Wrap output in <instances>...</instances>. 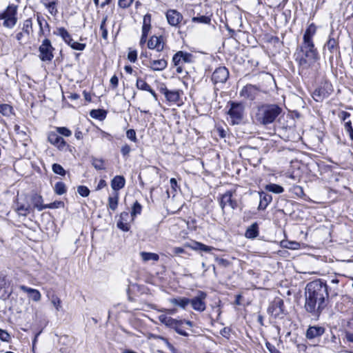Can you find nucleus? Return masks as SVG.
Here are the masks:
<instances>
[{
  "label": "nucleus",
  "mask_w": 353,
  "mask_h": 353,
  "mask_svg": "<svg viewBox=\"0 0 353 353\" xmlns=\"http://www.w3.org/2000/svg\"><path fill=\"white\" fill-rule=\"evenodd\" d=\"M126 137H128V139H129L130 140H131L133 142H137V136H136V132L133 129H130V130H127Z\"/></svg>",
  "instance_id": "864d4df0"
},
{
  "label": "nucleus",
  "mask_w": 353,
  "mask_h": 353,
  "mask_svg": "<svg viewBox=\"0 0 353 353\" xmlns=\"http://www.w3.org/2000/svg\"><path fill=\"white\" fill-rule=\"evenodd\" d=\"M119 202V193L114 192V196H110L108 197V208L114 211L117 208Z\"/></svg>",
  "instance_id": "473e14b6"
},
{
  "label": "nucleus",
  "mask_w": 353,
  "mask_h": 353,
  "mask_svg": "<svg viewBox=\"0 0 353 353\" xmlns=\"http://www.w3.org/2000/svg\"><path fill=\"white\" fill-rule=\"evenodd\" d=\"M54 192L58 195H62L67 191L65 184L62 181L57 182L54 187Z\"/></svg>",
  "instance_id": "e433bc0d"
},
{
  "label": "nucleus",
  "mask_w": 353,
  "mask_h": 353,
  "mask_svg": "<svg viewBox=\"0 0 353 353\" xmlns=\"http://www.w3.org/2000/svg\"><path fill=\"white\" fill-rule=\"evenodd\" d=\"M259 225L255 222L247 228L245 236L248 239H254L259 236Z\"/></svg>",
  "instance_id": "c85d7f7f"
},
{
  "label": "nucleus",
  "mask_w": 353,
  "mask_h": 353,
  "mask_svg": "<svg viewBox=\"0 0 353 353\" xmlns=\"http://www.w3.org/2000/svg\"><path fill=\"white\" fill-rule=\"evenodd\" d=\"M90 114L91 117L99 119L100 121L103 120L106 117L105 112L101 110H92Z\"/></svg>",
  "instance_id": "58836bf2"
},
{
  "label": "nucleus",
  "mask_w": 353,
  "mask_h": 353,
  "mask_svg": "<svg viewBox=\"0 0 353 353\" xmlns=\"http://www.w3.org/2000/svg\"><path fill=\"white\" fill-rule=\"evenodd\" d=\"M157 338L163 341L172 353H177L176 349L168 341V339L161 336H158Z\"/></svg>",
  "instance_id": "de8ad7c7"
},
{
  "label": "nucleus",
  "mask_w": 353,
  "mask_h": 353,
  "mask_svg": "<svg viewBox=\"0 0 353 353\" xmlns=\"http://www.w3.org/2000/svg\"><path fill=\"white\" fill-rule=\"evenodd\" d=\"M265 190L275 194H281L284 192V188L282 186L275 183L266 185Z\"/></svg>",
  "instance_id": "c9c22d12"
},
{
  "label": "nucleus",
  "mask_w": 353,
  "mask_h": 353,
  "mask_svg": "<svg viewBox=\"0 0 353 353\" xmlns=\"http://www.w3.org/2000/svg\"><path fill=\"white\" fill-rule=\"evenodd\" d=\"M63 201H54L53 203H49V204H46L45 205V209H47V208H50V209H53V208H59L61 206H63Z\"/></svg>",
  "instance_id": "5fc2aeb1"
},
{
  "label": "nucleus",
  "mask_w": 353,
  "mask_h": 353,
  "mask_svg": "<svg viewBox=\"0 0 353 353\" xmlns=\"http://www.w3.org/2000/svg\"><path fill=\"white\" fill-rule=\"evenodd\" d=\"M283 307V301L279 298L275 299L268 306V313L275 319L282 318Z\"/></svg>",
  "instance_id": "1a4fd4ad"
},
{
  "label": "nucleus",
  "mask_w": 353,
  "mask_h": 353,
  "mask_svg": "<svg viewBox=\"0 0 353 353\" xmlns=\"http://www.w3.org/2000/svg\"><path fill=\"white\" fill-rule=\"evenodd\" d=\"M281 112L282 108L277 104L264 103L256 108L252 119L257 125L266 126L273 123Z\"/></svg>",
  "instance_id": "f03ea898"
},
{
  "label": "nucleus",
  "mask_w": 353,
  "mask_h": 353,
  "mask_svg": "<svg viewBox=\"0 0 353 353\" xmlns=\"http://www.w3.org/2000/svg\"><path fill=\"white\" fill-rule=\"evenodd\" d=\"M167 66V61L165 59H158L150 61V68L153 70H163Z\"/></svg>",
  "instance_id": "7c9ffc66"
},
{
  "label": "nucleus",
  "mask_w": 353,
  "mask_h": 353,
  "mask_svg": "<svg viewBox=\"0 0 353 353\" xmlns=\"http://www.w3.org/2000/svg\"><path fill=\"white\" fill-rule=\"evenodd\" d=\"M332 92V85L328 81H324L315 89L312 97L316 101H322L325 98L328 97Z\"/></svg>",
  "instance_id": "6e6552de"
},
{
  "label": "nucleus",
  "mask_w": 353,
  "mask_h": 353,
  "mask_svg": "<svg viewBox=\"0 0 353 353\" xmlns=\"http://www.w3.org/2000/svg\"><path fill=\"white\" fill-rule=\"evenodd\" d=\"M14 210L19 216H26L33 210L29 200H25L24 199L23 201L17 199L15 203Z\"/></svg>",
  "instance_id": "4468645a"
},
{
  "label": "nucleus",
  "mask_w": 353,
  "mask_h": 353,
  "mask_svg": "<svg viewBox=\"0 0 353 353\" xmlns=\"http://www.w3.org/2000/svg\"><path fill=\"white\" fill-rule=\"evenodd\" d=\"M294 189V191L295 192V194L300 196V197H302L305 195V193L303 192V188L301 187V186H299V185H296L293 188Z\"/></svg>",
  "instance_id": "680f3d73"
},
{
  "label": "nucleus",
  "mask_w": 353,
  "mask_h": 353,
  "mask_svg": "<svg viewBox=\"0 0 353 353\" xmlns=\"http://www.w3.org/2000/svg\"><path fill=\"white\" fill-rule=\"evenodd\" d=\"M259 196H260V202H259V205L258 206V210H263L268 207L269 203H271V201L272 200V195L267 194L264 192H260Z\"/></svg>",
  "instance_id": "393cba45"
},
{
  "label": "nucleus",
  "mask_w": 353,
  "mask_h": 353,
  "mask_svg": "<svg viewBox=\"0 0 353 353\" xmlns=\"http://www.w3.org/2000/svg\"><path fill=\"white\" fill-rule=\"evenodd\" d=\"M294 56L302 70L308 68L318 59V53L314 46H299Z\"/></svg>",
  "instance_id": "7ed1b4c3"
},
{
  "label": "nucleus",
  "mask_w": 353,
  "mask_h": 353,
  "mask_svg": "<svg viewBox=\"0 0 353 353\" xmlns=\"http://www.w3.org/2000/svg\"><path fill=\"white\" fill-rule=\"evenodd\" d=\"M344 128H345V130H346V132L347 133L353 131V128H352V126L351 121H345V124H344Z\"/></svg>",
  "instance_id": "338daca9"
},
{
  "label": "nucleus",
  "mask_w": 353,
  "mask_h": 353,
  "mask_svg": "<svg viewBox=\"0 0 353 353\" xmlns=\"http://www.w3.org/2000/svg\"><path fill=\"white\" fill-rule=\"evenodd\" d=\"M136 86L138 89L145 91L150 90V88H151L145 81L141 78L137 79Z\"/></svg>",
  "instance_id": "ea45409f"
},
{
  "label": "nucleus",
  "mask_w": 353,
  "mask_h": 353,
  "mask_svg": "<svg viewBox=\"0 0 353 353\" xmlns=\"http://www.w3.org/2000/svg\"><path fill=\"white\" fill-rule=\"evenodd\" d=\"M107 21V17H103L101 26L100 30L101 31V36L104 39H106L108 37V31L105 28V22Z\"/></svg>",
  "instance_id": "09e8293b"
},
{
  "label": "nucleus",
  "mask_w": 353,
  "mask_h": 353,
  "mask_svg": "<svg viewBox=\"0 0 353 353\" xmlns=\"http://www.w3.org/2000/svg\"><path fill=\"white\" fill-rule=\"evenodd\" d=\"M220 334L223 337L228 339L230 336V329L228 327H223L221 331Z\"/></svg>",
  "instance_id": "e2e57ef3"
},
{
  "label": "nucleus",
  "mask_w": 353,
  "mask_h": 353,
  "mask_svg": "<svg viewBox=\"0 0 353 353\" xmlns=\"http://www.w3.org/2000/svg\"><path fill=\"white\" fill-rule=\"evenodd\" d=\"M110 84L114 88H116L119 84V79L116 75H114L110 79Z\"/></svg>",
  "instance_id": "69168bd1"
},
{
  "label": "nucleus",
  "mask_w": 353,
  "mask_h": 353,
  "mask_svg": "<svg viewBox=\"0 0 353 353\" xmlns=\"http://www.w3.org/2000/svg\"><path fill=\"white\" fill-rule=\"evenodd\" d=\"M57 132L65 137H70L72 134V132L65 127L57 128Z\"/></svg>",
  "instance_id": "3c124183"
},
{
  "label": "nucleus",
  "mask_w": 353,
  "mask_h": 353,
  "mask_svg": "<svg viewBox=\"0 0 353 353\" xmlns=\"http://www.w3.org/2000/svg\"><path fill=\"white\" fill-rule=\"evenodd\" d=\"M165 15L168 23L172 26H178L183 19L182 14L176 10H168Z\"/></svg>",
  "instance_id": "aec40b11"
},
{
  "label": "nucleus",
  "mask_w": 353,
  "mask_h": 353,
  "mask_svg": "<svg viewBox=\"0 0 353 353\" xmlns=\"http://www.w3.org/2000/svg\"><path fill=\"white\" fill-rule=\"evenodd\" d=\"M48 140L51 144L56 146L60 150H63L66 146V142L57 132H50L48 134Z\"/></svg>",
  "instance_id": "6ab92c4d"
},
{
  "label": "nucleus",
  "mask_w": 353,
  "mask_h": 353,
  "mask_svg": "<svg viewBox=\"0 0 353 353\" xmlns=\"http://www.w3.org/2000/svg\"><path fill=\"white\" fill-rule=\"evenodd\" d=\"M141 210H142L141 205L137 201H135L132 208L131 216H135L137 214H140L141 213Z\"/></svg>",
  "instance_id": "a19ab883"
},
{
  "label": "nucleus",
  "mask_w": 353,
  "mask_h": 353,
  "mask_svg": "<svg viewBox=\"0 0 353 353\" xmlns=\"http://www.w3.org/2000/svg\"><path fill=\"white\" fill-rule=\"evenodd\" d=\"M141 256L142 257V259L144 261H157L159 259V255L155 253L142 252L141 253Z\"/></svg>",
  "instance_id": "4c0bfd02"
},
{
  "label": "nucleus",
  "mask_w": 353,
  "mask_h": 353,
  "mask_svg": "<svg viewBox=\"0 0 353 353\" xmlns=\"http://www.w3.org/2000/svg\"><path fill=\"white\" fill-rule=\"evenodd\" d=\"M53 34L61 37L64 42L70 44L72 38L69 32L64 28H57L53 31Z\"/></svg>",
  "instance_id": "bb28decb"
},
{
  "label": "nucleus",
  "mask_w": 353,
  "mask_h": 353,
  "mask_svg": "<svg viewBox=\"0 0 353 353\" xmlns=\"http://www.w3.org/2000/svg\"><path fill=\"white\" fill-rule=\"evenodd\" d=\"M21 30L26 37H28L32 32V18H29L23 21Z\"/></svg>",
  "instance_id": "2f4dec72"
},
{
  "label": "nucleus",
  "mask_w": 353,
  "mask_h": 353,
  "mask_svg": "<svg viewBox=\"0 0 353 353\" xmlns=\"http://www.w3.org/2000/svg\"><path fill=\"white\" fill-rule=\"evenodd\" d=\"M117 227L123 231L127 232L130 230V226L126 221H119L117 222Z\"/></svg>",
  "instance_id": "6e6d98bb"
},
{
  "label": "nucleus",
  "mask_w": 353,
  "mask_h": 353,
  "mask_svg": "<svg viewBox=\"0 0 353 353\" xmlns=\"http://www.w3.org/2000/svg\"><path fill=\"white\" fill-rule=\"evenodd\" d=\"M41 3L43 5L50 15L55 17L57 16L59 0H41Z\"/></svg>",
  "instance_id": "4be33fe9"
},
{
  "label": "nucleus",
  "mask_w": 353,
  "mask_h": 353,
  "mask_svg": "<svg viewBox=\"0 0 353 353\" xmlns=\"http://www.w3.org/2000/svg\"><path fill=\"white\" fill-rule=\"evenodd\" d=\"M258 89L252 85H247L243 88L240 95L245 99L254 100L257 94Z\"/></svg>",
  "instance_id": "5701e85b"
},
{
  "label": "nucleus",
  "mask_w": 353,
  "mask_h": 353,
  "mask_svg": "<svg viewBox=\"0 0 353 353\" xmlns=\"http://www.w3.org/2000/svg\"><path fill=\"white\" fill-rule=\"evenodd\" d=\"M194 249L199 250H201V251H203L205 252H209L213 249V248L206 245L205 244H203L201 243L196 242Z\"/></svg>",
  "instance_id": "49530a36"
},
{
  "label": "nucleus",
  "mask_w": 353,
  "mask_h": 353,
  "mask_svg": "<svg viewBox=\"0 0 353 353\" xmlns=\"http://www.w3.org/2000/svg\"><path fill=\"white\" fill-rule=\"evenodd\" d=\"M151 16L147 14L143 17V26H142V34L141 37L139 44H164L165 41L161 35H152L148 41V37L150 36V32L151 30Z\"/></svg>",
  "instance_id": "20e7f679"
},
{
  "label": "nucleus",
  "mask_w": 353,
  "mask_h": 353,
  "mask_svg": "<svg viewBox=\"0 0 353 353\" xmlns=\"http://www.w3.org/2000/svg\"><path fill=\"white\" fill-rule=\"evenodd\" d=\"M131 151L130 146L128 144L123 145L121 148V152L123 156L125 157L129 154Z\"/></svg>",
  "instance_id": "052dcab7"
},
{
  "label": "nucleus",
  "mask_w": 353,
  "mask_h": 353,
  "mask_svg": "<svg viewBox=\"0 0 353 353\" xmlns=\"http://www.w3.org/2000/svg\"><path fill=\"white\" fill-rule=\"evenodd\" d=\"M52 170L55 174L61 176H64L66 173L63 168L60 164L58 163H54L52 165Z\"/></svg>",
  "instance_id": "79ce46f5"
},
{
  "label": "nucleus",
  "mask_w": 353,
  "mask_h": 353,
  "mask_svg": "<svg viewBox=\"0 0 353 353\" xmlns=\"http://www.w3.org/2000/svg\"><path fill=\"white\" fill-rule=\"evenodd\" d=\"M17 7L13 4L9 5L6 9L0 12V20H3V25L8 28H13L17 21Z\"/></svg>",
  "instance_id": "423d86ee"
},
{
  "label": "nucleus",
  "mask_w": 353,
  "mask_h": 353,
  "mask_svg": "<svg viewBox=\"0 0 353 353\" xmlns=\"http://www.w3.org/2000/svg\"><path fill=\"white\" fill-rule=\"evenodd\" d=\"M51 303L55 307L57 311H59L61 307V301L57 295H52Z\"/></svg>",
  "instance_id": "37998d69"
},
{
  "label": "nucleus",
  "mask_w": 353,
  "mask_h": 353,
  "mask_svg": "<svg viewBox=\"0 0 353 353\" xmlns=\"http://www.w3.org/2000/svg\"><path fill=\"white\" fill-rule=\"evenodd\" d=\"M160 92L162 93L167 101L172 103H176L180 100V96L181 94V90H168L166 87H161L160 88Z\"/></svg>",
  "instance_id": "a211bd4d"
},
{
  "label": "nucleus",
  "mask_w": 353,
  "mask_h": 353,
  "mask_svg": "<svg viewBox=\"0 0 353 353\" xmlns=\"http://www.w3.org/2000/svg\"><path fill=\"white\" fill-rule=\"evenodd\" d=\"M192 21L195 23H210V19L206 16H201V17H194L192 19Z\"/></svg>",
  "instance_id": "a18cd8bd"
},
{
  "label": "nucleus",
  "mask_w": 353,
  "mask_h": 353,
  "mask_svg": "<svg viewBox=\"0 0 353 353\" xmlns=\"http://www.w3.org/2000/svg\"><path fill=\"white\" fill-rule=\"evenodd\" d=\"M265 347L270 353H279L280 351L270 342L265 343Z\"/></svg>",
  "instance_id": "bf43d9fd"
},
{
  "label": "nucleus",
  "mask_w": 353,
  "mask_h": 353,
  "mask_svg": "<svg viewBox=\"0 0 353 353\" xmlns=\"http://www.w3.org/2000/svg\"><path fill=\"white\" fill-rule=\"evenodd\" d=\"M158 319L161 323L174 330L179 334L183 336H189V333L183 330V325L181 321L173 319L166 314H161L159 316Z\"/></svg>",
  "instance_id": "39448f33"
},
{
  "label": "nucleus",
  "mask_w": 353,
  "mask_h": 353,
  "mask_svg": "<svg viewBox=\"0 0 353 353\" xmlns=\"http://www.w3.org/2000/svg\"><path fill=\"white\" fill-rule=\"evenodd\" d=\"M125 184V179L123 176L117 175L111 181V187L115 192L122 189Z\"/></svg>",
  "instance_id": "a878e982"
},
{
  "label": "nucleus",
  "mask_w": 353,
  "mask_h": 353,
  "mask_svg": "<svg viewBox=\"0 0 353 353\" xmlns=\"http://www.w3.org/2000/svg\"><path fill=\"white\" fill-rule=\"evenodd\" d=\"M228 114L230 116L232 125L239 124L243 119V105L240 103L230 102V108L229 109Z\"/></svg>",
  "instance_id": "0eeeda50"
},
{
  "label": "nucleus",
  "mask_w": 353,
  "mask_h": 353,
  "mask_svg": "<svg viewBox=\"0 0 353 353\" xmlns=\"http://www.w3.org/2000/svg\"><path fill=\"white\" fill-rule=\"evenodd\" d=\"M77 192L83 197H87L90 194V190L85 185H79L77 187Z\"/></svg>",
  "instance_id": "c03bdc74"
},
{
  "label": "nucleus",
  "mask_w": 353,
  "mask_h": 353,
  "mask_svg": "<svg viewBox=\"0 0 353 353\" xmlns=\"http://www.w3.org/2000/svg\"><path fill=\"white\" fill-rule=\"evenodd\" d=\"M134 0H119V6L122 8H126L129 7L133 2Z\"/></svg>",
  "instance_id": "4d7b16f0"
},
{
  "label": "nucleus",
  "mask_w": 353,
  "mask_h": 353,
  "mask_svg": "<svg viewBox=\"0 0 353 353\" xmlns=\"http://www.w3.org/2000/svg\"><path fill=\"white\" fill-rule=\"evenodd\" d=\"M0 113L5 117H10L14 114L13 108L9 104L0 103Z\"/></svg>",
  "instance_id": "72a5a7b5"
},
{
  "label": "nucleus",
  "mask_w": 353,
  "mask_h": 353,
  "mask_svg": "<svg viewBox=\"0 0 353 353\" xmlns=\"http://www.w3.org/2000/svg\"><path fill=\"white\" fill-rule=\"evenodd\" d=\"M37 20L40 28V33L45 36L42 44H51V41L47 37L50 35V26L48 22L40 15H37Z\"/></svg>",
  "instance_id": "ddd939ff"
},
{
  "label": "nucleus",
  "mask_w": 353,
  "mask_h": 353,
  "mask_svg": "<svg viewBox=\"0 0 353 353\" xmlns=\"http://www.w3.org/2000/svg\"><path fill=\"white\" fill-rule=\"evenodd\" d=\"M316 28L314 24H310L305 30L303 35V40L305 44H313L312 37L315 34Z\"/></svg>",
  "instance_id": "cd10ccee"
},
{
  "label": "nucleus",
  "mask_w": 353,
  "mask_h": 353,
  "mask_svg": "<svg viewBox=\"0 0 353 353\" xmlns=\"http://www.w3.org/2000/svg\"><path fill=\"white\" fill-rule=\"evenodd\" d=\"M206 297L207 294L205 292L199 291L196 296L190 299V304H191L194 310L199 312H203L206 308V304L205 302Z\"/></svg>",
  "instance_id": "9d476101"
},
{
  "label": "nucleus",
  "mask_w": 353,
  "mask_h": 353,
  "mask_svg": "<svg viewBox=\"0 0 353 353\" xmlns=\"http://www.w3.org/2000/svg\"><path fill=\"white\" fill-rule=\"evenodd\" d=\"M325 329L323 326H309L305 332V337L309 341H313L324 334Z\"/></svg>",
  "instance_id": "2eb2a0df"
},
{
  "label": "nucleus",
  "mask_w": 353,
  "mask_h": 353,
  "mask_svg": "<svg viewBox=\"0 0 353 353\" xmlns=\"http://www.w3.org/2000/svg\"><path fill=\"white\" fill-rule=\"evenodd\" d=\"M91 163L93 167L97 170H105V161L102 159H97L96 157H92L91 158Z\"/></svg>",
  "instance_id": "f704fd0d"
},
{
  "label": "nucleus",
  "mask_w": 353,
  "mask_h": 353,
  "mask_svg": "<svg viewBox=\"0 0 353 353\" xmlns=\"http://www.w3.org/2000/svg\"><path fill=\"white\" fill-rule=\"evenodd\" d=\"M14 132L22 139L24 140L26 139V137H28V135L25 130L21 129L20 126L18 125H15L14 127Z\"/></svg>",
  "instance_id": "603ef678"
},
{
  "label": "nucleus",
  "mask_w": 353,
  "mask_h": 353,
  "mask_svg": "<svg viewBox=\"0 0 353 353\" xmlns=\"http://www.w3.org/2000/svg\"><path fill=\"white\" fill-rule=\"evenodd\" d=\"M170 302L174 305H177L183 309H185V307L190 304V299L186 297L174 298L171 299Z\"/></svg>",
  "instance_id": "c756f323"
},
{
  "label": "nucleus",
  "mask_w": 353,
  "mask_h": 353,
  "mask_svg": "<svg viewBox=\"0 0 353 353\" xmlns=\"http://www.w3.org/2000/svg\"><path fill=\"white\" fill-rule=\"evenodd\" d=\"M20 289L29 294V297L34 301H39L41 300V294L38 290L28 288L26 285H21Z\"/></svg>",
  "instance_id": "b1692460"
},
{
  "label": "nucleus",
  "mask_w": 353,
  "mask_h": 353,
  "mask_svg": "<svg viewBox=\"0 0 353 353\" xmlns=\"http://www.w3.org/2000/svg\"><path fill=\"white\" fill-rule=\"evenodd\" d=\"M219 205L223 214L225 213V208L227 205L230 206V208L233 210L238 207L236 201L232 199V194L230 191L226 192L220 197Z\"/></svg>",
  "instance_id": "f8f14e48"
},
{
  "label": "nucleus",
  "mask_w": 353,
  "mask_h": 353,
  "mask_svg": "<svg viewBox=\"0 0 353 353\" xmlns=\"http://www.w3.org/2000/svg\"><path fill=\"white\" fill-rule=\"evenodd\" d=\"M28 199L31 202L32 210L36 208L38 211H42L45 209V205L43 204V197L37 193H33L31 195H25V200Z\"/></svg>",
  "instance_id": "f3484780"
},
{
  "label": "nucleus",
  "mask_w": 353,
  "mask_h": 353,
  "mask_svg": "<svg viewBox=\"0 0 353 353\" xmlns=\"http://www.w3.org/2000/svg\"><path fill=\"white\" fill-rule=\"evenodd\" d=\"M339 118L343 121H346V120L350 117V114L345 111H342L339 114Z\"/></svg>",
  "instance_id": "0e129e2a"
},
{
  "label": "nucleus",
  "mask_w": 353,
  "mask_h": 353,
  "mask_svg": "<svg viewBox=\"0 0 353 353\" xmlns=\"http://www.w3.org/2000/svg\"><path fill=\"white\" fill-rule=\"evenodd\" d=\"M328 297V286L326 282L316 279L306 285L304 307L312 316L319 318L326 306L325 301Z\"/></svg>",
  "instance_id": "f257e3e1"
},
{
  "label": "nucleus",
  "mask_w": 353,
  "mask_h": 353,
  "mask_svg": "<svg viewBox=\"0 0 353 353\" xmlns=\"http://www.w3.org/2000/svg\"><path fill=\"white\" fill-rule=\"evenodd\" d=\"M128 59L132 63L136 62V61L137 60V50H132V48H129V52L128 54Z\"/></svg>",
  "instance_id": "8fccbe9b"
},
{
  "label": "nucleus",
  "mask_w": 353,
  "mask_h": 353,
  "mask_svg": "<svg viewBox=\"0 0 353 353\" xmlns=\"http://www.w3.org/2000/svg\"><path fill=\"white\" fill-rule=\"evenodd\" d=\"M129 219V213L128 212H123L120 214L119 221H128Z\"/></svg>",
  "instance_id": "774afa93"
},
{
  "label": "nucleus",
  "mask_w": 353,
  "mask_h": 353,
  "mask_svg": "<svg viewBox=\"0 0 353 353\" xmlns=\"http://www.w3.org/2000/svg\"><path fill=\"white\" fill-rule=\"evenodd\" d=\"M194 57L192 54L179 51L174 55L172 62L174 65H178L183 63H192L194 61Z\"/></svg>",
  "instance_id": "dca6fc26"
},
{
  "label": "nucleus",
  "mask_w": 353,
  "mask_h": 353,
  "mask_svg": "<svg viewBox=\"0 0 353 353\" xmlns=\"http://www.w3.org/2000/svg\"><path fill=\"white\" fill-rule=\"evenodd\" d=\"M39 58L43 61H50L54 57L52 46H39Z\"/></svg>",
  "instance_id": "412c9836"
},
{
  "label": "nucleus",
  "mask_w": 353,
  "mask_h": 353,
  "mask_svg": "<svg viewBox=\"0 0 353 353\" xmlns=\"http://www.w3.org/2000/svg\"><path fill=\"white\" fill-rule=\"evenodd\" d=\"M0 339L3 341L8 342L10 339V336L6 330L0 329Z\"/></svg>",
  "instance_id": "13d9d810"
},
{
  "label": "nucleus",
  "mask_w": 353,
  "mask_h": 353,
  "mask_svg": "<svg viewBox=\"0 0 353 353\" xmlns=\"http://www.w3.org/2000/svg\"><path fill=\"white\" fill-rule=\"evenodd\" d=\"M229 77V71L225 66L217 68L212 75V81L214 83H223Z\"/></svg>",
  "instance_id": "9b49d317"
}]
</instances>
